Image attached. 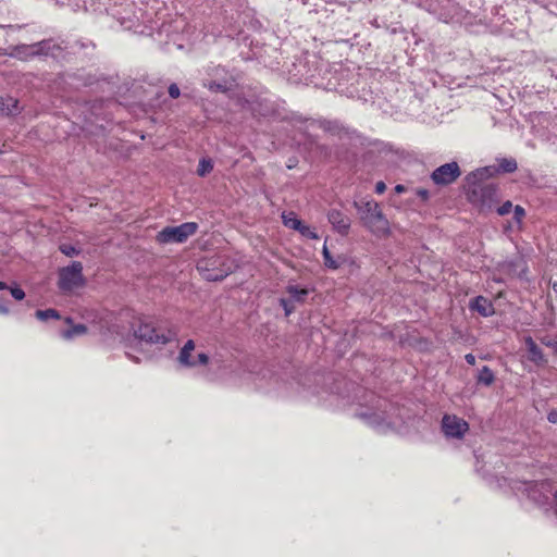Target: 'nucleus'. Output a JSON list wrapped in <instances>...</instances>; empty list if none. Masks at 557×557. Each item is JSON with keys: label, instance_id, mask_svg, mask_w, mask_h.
Masks as SVG:
<instances>
[{"label": "nucleus", "instance_id": "obj_41", "mask_svg": "<svg viewBox=\"0 0 557 557\" xmlns=\"http://www.w3.org/2000/svg\"><path fill=\"white\" fill-rule=\"evenodd\" d=\"M465 359H466V361H467V363H468V364H470V366H474V364H475V356H474V355H472V354H467V355L465 356Z\"/></svg>", "mask_w": 557, "mask_h": 557}, {"label": "nucleus", "instance_id": "obj_23", "mask_svg": "<svg viewBox=\"0 0 557 557\" xmlns=\"http://www.w3.org/2000/svg\"><path fill=\"white\" fill-rule=\"evenodd\" d=\"M494 380H495V375H494L493 371L487 366H484L479 371V374L476 376L478 383L483 384L485 386L492 385Z\"/></svg>", "mask_w": 557, "mask_h": 557}, {"label": "nucleus", "instance_id": "obj_38", "mask_svg": "<svg viewBox=\"0 0 557 557\" xmlns=\"http://www.w3.org/2000/svg\"><path fill=\"white\" fill-rule=\"evenodd\" d=\"M547 420L550 422V423H557V410L556 409H552L548 414H547Z\"/></svg>", "mask_w": 557, "mask_h": 557}, {"label": "nucleus", "instance_id": "obj_19", "mask_svg": "<svg viewBox=\"0 0 557 557\" xmlns=\"http://www.w3.org/2000/svg\"><path fill=\"white\" fill-rule=\"evenodd\" d=\"M0 113L5 115L18 113V101L9 96H0Z\"/></svg>", "mask_w": 557, "mask_h": 557}, {"label": "nucleus", "instance_id": "obj_24", "mask_svg": "<svg viewBox=\"0 0 557 557\" xmlns=\"http://www.w3.org/2000/svg\"><path fill=\"white\" fill-rule=\"evenodd\" d=\"M518 164L513 158H502L498 160L497 170L503 173H512L517 170Z\"/></svg>", "mask_w": 557, "mask_h": 557}, {"label": "nucleus", "instance_id": "obj_22", "mask_svg": "<svg viewBox=\"0 0 557 557\" xmlns=\"http://www.w3.org/2000/svg\"><path fill=\"white\" fill-rule=\"evenodd\" d=\"M282 220H283V224L286 227L292 228L294 231L300 230L302 221L297 218L295 212H292V211L287 212V213L284 212L282 214Z\"/></svg>", "mask_w": 557, "mask_h": 557}, {"label": "nucleus", "instance_id": "obj_37", "mask_svg": "<svg viewBox=\"0 0 557 557\" xmlns=\"http://www.w3.org/2000/svg\"><path fill=\"white\" fill-rule=\"evenodd\" d=\"M168 91H169L170 97L173 99H176L181 96V90H180L178 86L174 83L169 86Z\"/></svg>", "mask_w": 557, "mask_h": 557}, {"label": "nucleus", "instance_id": "obj_10", "mask_svg": "<svg viewBox=\"0 0 557 557\" xmlns=\"http://www.w3.org/2000/svg\"><path fill=\"white\" fill-rule=\"evenodd\" d=\"M460 175L458 163L453 161L436 168L431 174V180L435 185L445 186L454 183Z\"/></svg>", "mask_w": 557, "mask_h": 557}, {"label": "nucleus", "instance_id": "obj_39", "mask_svg": "<svg viewBox=\"0 0 557 557\" xmlns=\"http://www.w3.org/2000/svg\"><path fill=\"white\" fill-rule=\"evenodd\" d=\"M417 195L422 199V200H428L429 197H430V193L428 189H423V188H420L417 190Z\"/></svg>", "mask_w": 557, "mask_h": 557}, {"label": "nucleus", "instance_id": "obj_13", "mask_svg": "<svg viewBox=\"0 0 557 557\" xmlns=\"http://www.w3.org/2000/svg\"><path fill=\"white\" fill-rule=\"evenodd\" d=\"M327 220L338 234L343 236L348 234L351 222L350 219L341 210H330L327 213Z\"/></svg>", "mask_w": 557, "mask_h": 557}, {"label": "nucleus", "instance_id": "obj_42", "mask_svg": "<svg viewBox=\"0 0 557 557\" xmlns=\"http://www.w3.org/2000/svg\"><path fill=\"white\" fill-rule=\"evenodd\" d=\"M10 312L9 308L0 301V314H8Z\"/></svg>", "mask_w": 557, "mask_h": 557}, {"label": "nucleus", "instance_id": "obj_25", "mask_svg": "<svg viewBox=\"0 0 557 557\" xmlns=\"http://www.w3.org/2000/svg\"><path fill=\"white\" fill-rule=\"evenodd\" d=\"M35 317L40 321H48L50 319L59 320L61 318L58 310L52 308L46 310H37L35 312Z\"/></svg>", "mask_w": 557, "mask_h": 557}, {"label": "nucleus", "instance_id": "obj_18", "mask_svg": "<svg viewBox=\"0 0 557 557\" xmlns=\"http://www.w3.org/2000/svg\"><path fill=\"white\" fill-rule=\"evenodd\" d=\"M64 321L66 324L70 325V327L62 330L60 332V335L62 338L70 341V339H73L74 337L86 334L87 327L85 324L79 323V324L73 325V320L70 317L65 318Z\"/></svg>", "mask_w": 557, "mask_h": 557}, {"label": "nucleus", "instance_id": "obj_45", "mask_svg": "<svg viewBox=\"0 0 557 557\" xmlns=\"http://www.w3.org/2000/svg\"><path fill=\"white\" fill-rule=\"evenodd\" d=\"M553 289H554L555 292H557V282H555V283L553 284Z\"/></svg>", "mask_w": 557, "mask_h": 557}, {"label": "nucleus", "instance_id": "obj_4", "mask_svg": "<svg viewBox=\"0 0 557 557\" xmlns=\"http://www.w3.org/2000/svg\"><path fill=\"white\" fill-rule=\"evenodd\" d=\"M235 260L226 255H215L198 261L197 270L209 282L222 281L236 269Z\"/></svg>", "mask_w": 557, "mask_h": 557}, {"label": "nucleus", "instance_id": "obj_14", "mask_svg": "<svg viewBox=\"0 0 557 557\" xmlns=\"http://www.w3.org/2000/svg\"><path fill=\"white\" fill-rule=\"evenodd\" d=\"M49 46L48 41H40L33 45H20L13 48L11 55L27 59L28 57L39 55L45 53V49Z\"/></svg>", "mask_w": 557, "mask_h": 557}, {"label": "nucleus", "instance_id": "obj_44", "mask_svg": "<svg viewBox=\"0 0 557 557\" xmlns=\"http://www.w3.org/2000/svg\"><path fill=\"white\" fill-rule=\"evenodd\" d=\"M4 289L9 290L10 286L7 283H4V282H0V290H4Z\"/></svg>", "mask_w": 557, "mask_h": 557}, {"label": "nucleus", "instance_id": "obj_12", "mask_svg": "<svg viewBox=\"0 0 557 557\" xmlns=\"http://www.w3.org/2000/svg\"><path fill=\"white\" fill-rule=\"evenodd\" d=\"M523 343L527 350V358L530 362L537 367H544L547 364L548 360L544 355V351L531 336H525L523 338Z\"/></svg>", "mask_w": 557, "mask_h": 557}, {"label": "nucleus", "instance_id": "obj_7", "mask_svg": "<svg viewBox=\"0 0 557 557\" xmlns=\"http://www.w3.org/2000/svg\"><path fill=\"white\" fill-rule=\"evenodd\" d=\"M198 230L196 222H185L177 226H166L157 234L159 244H183Z\"/></svg>", "mask_w": 557, "mask_h": 557}, {"label": "nucleus", "instance_id": "obj_30", "mask_svg": "<svg viewBox=\"0 0 557 557\" xmlns=\"http://www.w3.org/2000/svg\"><path fill=\"white\" fill-rule=\"evenodd\" d=\"M304 237L310 238V239H318L319 236L315 231H313L309 225H306L301 223L300 230H298Z\"/></svg>", "mask_w": 557, "mask_h": 557}, {"label": "nucleus", "instance_id": "obj_15", "mask_svg": "<svg viewBox=\"0 0 557 557\" xmlns=\"http://www.w3.org/2000/svg\"><path fill=\"white\" fill-rule=\"evenodd\" d=\"M469 309L478 312L481 317L488 318L495 313L493 302L484 297L476 296L469 301Z\"/></svg>", "mask_w": 557, "mask_h": 557}, {"label": "nucleus", "instance_id": "obj_43", "mask_svg": "<svg viewBox=\"0 0 557 557\" xmlns=\"http://www.w3.org/2000/svg\"><path fill=\"white\" fill-rule=\"evenodd\" d=\"M394 189H395V191L397 194H401V193H404L406 190V187L404 185H401V184H398V185L395 186Z\"/></svg>", "mask_w": 557, "mask_h": 557}, {"label": "nucleus", "instance_id": "obj_35", "mask_svg": "<svg viewBox=\"0 0 557 557\" xmlns=\"http://www.w3.org/2000/svg\"><path fill=\"white\" fill-rule=\"evenodd\" d=\"M524 215H525V210L521 206L517 205L513 208V219L518 223H520L522 221V219L524 218Z\"/></svg>", "mask_w": 557, "mask_h": 557}, {"label": "nucleus", "instance_id": "obj_29", "mask_svg": "<svg viewBox=\"0 0 557 557\" xmlns=\"http://www.w3.org/2000/svg\"><path fill=\"white\" fill-rule=\"evenodd\" d=\"M59 249L63 255L67 257H74L81 253V250L78 248L70 244H62L60 245Z\"/></svg>", "mask_w": 557, "mask_h": 557}, {"label": "nucleus", "instance_id": "obj_26", "mask_svg": "<svg viewBox=\"0 0 557 557\" xmlns=\"http://www.w3.org/2000/svg\"><path fill=\"white\" fill-rule=\"evenodd\" d=\"M456 12V5L451 0H447V4L443 12L438 13V18L443 22L447 23L449 20L453 18L454 14Z\"/></svg>", "mask_w": 557, "mask_h": 557}, {"label": "nucleus", "instance_id": "obj_9", "mask_svg": "<svg viewBox=\"0 0 557 557\" xmlns=\"http://www.w3.org/2000/svg\"><path fill=\"white\" fill-rule=\"evenodd\" d=\"M441 428L447 438L460 440L468 432L469 424L462 418L446 413L442 418Z\"/></svg>", "mask_w": 557, "mask_h": 557}, {"label": "nucleus", "instance_id": "obj_34", "mask_svg": "<svg viewBox=\"0 0 557 557\" xmlns=\"http://www.w3.org/2000/svg\"><path fill=\"white\" fill-rule=\"evenodd\" d=\"M512 209V202L507 200L500 207L497 208V213L499 215L508 214Z\"/></svg>", "mask_w": 557, "mask_h": 557}, {"label": "nucleus", "instance_id": "obj_3", "mask_svg": "<svg viewBox=\"0 0 557 557\" xmlns=\"http://www.w3.org/2000/svg\"><path fill=\"white\" fill-rule=\"evenodd\" d=\"M362 225L376 237H386L391 234L389 222L380 205L373 199L355 201Z\"/></svg>", "mask_w": 557, "mask_h": 557}, {"label": "nucleus", "instance_id": "obj_5", "mask_svg": "<svg viewBox=\"0 0 557 557\" xmlns=\"http://www.w3.org/2000/svg\"><path fill=\"white\" fill-rule=\"evenodd\" d=\"M201 84L211 92L226 94L236 86V78L224 66L211 65L207 67L206 76L201 79Z\"/></svg>", "mask_w": 557, "mask_h": 557}, {"label": "nucleus", "instance_id": "obj_11", "mask_svg": "<svg viewBox=\"0 0 557 557\" xmlns=\"http://www.w3.org/2000/svg\"><path fill=\"white\" fill-rule=\"evenodd\" d=\"M498 196L497 187L493 184L474 186L470 193V200L481 209H490Z\"/></svg>", "mask_w": 557, "mask_h": 557}, {"label": "nucleus", "instance_id": "obj_2", "mask_svg": "<svg viewBox=\"0 0 557 557\" xmlns=\"http://www.w3.org/2000/svg\"><path fill=\"white\" fill-rule=\"evenodd\" d=\"M397 409L388 400L372 396L371 405L361 409L357 417L380 432H386L396 425L395 412Z\"/></svg>", "mask_w": 557, "mask_h": 557}, {"label": "nucleus", "instance_id": "obj_33", "mask_svg": "<svg viewBox=\"0 0 557 557\" xmlns=\"http://www.w3.org/2000/svg\"><path fill=\"white\" fill-rule=\"evenodd\" d=\"M541 343L554 350V352L557 355V341L550 338L549 336H543L540 338Z\"/></svg>", "mask_w": 557, "mask_h": 557}, {"label": "nucleus", "instance_id": "obj_31", "mask_svg": "<svg viewBox=\"0 0 557 557\" xmlns=\"http://www.w3.org/2000/svg\"><path fill=\"white\" fill-rule=\"evenodd\" d=\"M280 305L284 309L286 317H289L295 311L294 301H292L290 299L281 298Z\"/></svg>", "mask_w": 557, "mask_h": 557}, {"label": "nucleus", "instance_id": "obj_20", "mask_svg": "<svg viewBox=\"0 0 557 557\" xmlns=\"http://www.w3.org/2000/svg\"><path fill=\"white\" fill-rule=\"evenodd\" d=\"M319 126L323 131L333 135L342 136V134H348L347 129H345L337 121L322 120L319 122Z\"/></svg>", "mask_w": 557, "mask_h": 557}, {"label": "nucleus", "instance_id": "obj_17", "mask_svg": "<svg viewBox=\"0 0 557 557\" xmlns=\"http://www.w3.org/2000/svg\"><path fill=\"white\" fill-rule=\"evenodd\" d=\"M251 112L256 116H270L275 112V108L272 101L267 98H258L250 102L249 106Z\"/></svg>", "mask_w": 557, "mask_h": 557}, {"label": "nucleus", "instance_id": "obj_16", "mask_svg": "<svg viewBox=\"0 0 557 557\" xmlns=\"http://www.w3.org/2000/svg\"><path fill=\"white\" fill-rule=\"evenodd\" d=\"M195 342L193 339H188L184 346L181 348L178 356H177V362L183 368H195L196 362L195 358L193 357V351L195 350Z\"/></svg>", "mask_w": 557, "mask_h": 557}, {"label": "nucleus", "instance_id": "obj_8", "mask_svg": "<svg viewBox=\"0 0 557 557\" xmlns=\"http://www.w3.org/2000/svg\"><path fill=\"white\" fill-rule=\"evenodd\" d=\"M84 285L83 264L79 261H73L70 265L60 269L58 286L62 292L69 293Z\"/></svg>", "mask_w": 557, "mask_h": 557}, {"label": "nucleus", "instance_id": "obj_6", "mask_svg": "<svg viewBox=\"0 0 557 557\" xmlns=\"http://www.w3.org/2000/svg\"><path fill=\"white\" fill-rule=\"evenodd\" d=\"M134 336L149 345L164 346L176 337V333L171 330L157 329L150 323H139L134 329Z\"/></svg>", "mask_w": 557, "mask_h": 557}, {"label": "nucleus", "instance_id": "obj_27", "mask_svg": "<svg viewBox=\"0 0 557 557\" xmlns=\"http://www.w3.org/2000/svg\"><path fill=\"white\" fill-rule=\"evenodd\" d=\"M213 169V163L210 159H201L198 164L197 174L201 177L209 174Z\"/></svg>", "mask_w": 557, "mask_h": 557}, {"label": "nucleus", "instance_id": "obj_36", "mask_svg": "<svg viewBox=\"0 0 557 557\" xmlns=\"http://www.w3.org/2000/svg\"><path fill=\"white\" fill-rule=\"evenodd\" d=\"M196 367L197 366H206L209 362V356L205 352H199L197 358H195Z\"/></svg>", "mask_w": 557, "mask_h": 557}, {"label": "nucleus", "instance_id": "obj_40", "mask_svg": "<svg viewBox=\"0 0 557 557\" xmlns=\"http://www.w3.org/2000/svg\"><path fill=\"white\" fill-rule=\"evenodd\" d=\"M385 189H386V185H385L384 182L380 181V182L376 183V185H375V193L376 194L381 195V194H383L385 191Z\"/></svg>", "mask_w": 557, "mask_h": 557}, {"label": "nucleus", "instance_id": "obj_1", "mask_svg": "<svg viewBox=\"0 0 557 557\" xmlns=\"http://www.w3.org/2000/svg\"><path fill=\"white\" fill-rule=\"evenodd\" d=\"M325 67V64L318 60L313 54H306L305 57L296 59L292 66L288 69V81L294 84L312 85L318 88L327 90H335L339 94L346 95L347 97H355V90H350L342 79L345 76V72L341 71L333 76L335 82L329 79L326 83L321 77V73Z\"/></svg>", "mask_w": 557, "mask_h": 557}, {"label": "nucleus", "instance_id": "obj_28", "mask_svg": "<svg viewBox=\"0 0 557 557\" xmlns=\"http://www.w3.org/2000/svg\"><path fill=\"white\" fill-rule=\"evenodd\" d=\"M322 255L324 258V264L330 269H337L338 263L332 258L331 252L329 251L326 245L324 244Z\"/></svg>", "mask_w": 557, "mask_h": 557}, {"label": "nucleus", "instance_id": "obj_32", "mask_svg": "<svg viewBox=\"0 0 557 557\" xmlns=\"http://www.w3.org/2000/svg\"><path fill=\"white\" fill-rule=\"evenodd\" d=\"M10 293L12 297L16 300H23L25 298V292L14 283L13 286H10Z\"/></svg>", "mask_w": 557, "mask_h": 557}, {"label": "nucleus", "instance_id": "obj_21", "mask_svg": "<svg viewBox=\"0 0 557 557\" xmlns=\"http://www.w3.org/2000/svg\"><path fill=\"white\" fill-rule=\"evenodd\" d=\"M286 292L289 294L292 301L300 304L305 301L306 297L309 294L308 288H300L296 285H288L286 287Z\"/></svg>", "mask_w": 557, "mask_h": 557}]
</instances>
